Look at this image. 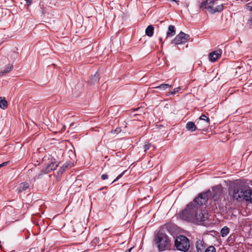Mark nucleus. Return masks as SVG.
I'll return each mask as SVG.
<instances>
[{"label":"nucleus","mask_w":252,"mask_h":252,"mask_svg":"<svg viewBox=\"0 0 252 252\" xmlns=\"http://www.w3.org/2000/svg\"><path fill=\"white\" fill-rule=\"evenodd\" d=\"M207 201L206 194H199L193 201L187 205L179 214L184 220L197 223L204 221L207 218V215L203 213L201 207Z\"/></svg>","instance_id":"1"},{"label":"nucleus","mask_w":252,"mask_h":252,"mask_svg":"<svg viewBox=\"0 0 252 252\" xmlns=\"http://www.w3.org/2000/svg\"><path fill=\"white\" fill-rule=\"evenodd\" d=\"M245 189L243 186L237 184L229 189L228 193L233 199L242 201Z\"/></svg>","instance_id":"2"},{"label":"nucleus","mask_w":252,"mask_h":252,"mask_svg":"<svg viewBox=\"0 0 252 252\" xmlns=\"http://www.w3.org/2000/svg\"><path fill=\"white\" fill-rule=\"evenodd\" d=\"M215 3V0H206L203 1L200 5V8L207 9L211 13L220 12L223 9V5L220 4L216 7L214 6Z\"/></svg>","instance_id":"3"},{"label":"nucleus","mask_w":252,"mask_h":252,"mask_svg":"<svg viewBox=\"0 0 252 252\" xmlns=\"http://www.w3.org/2000/svg\"><path fill=\"white\" fill-rule=\"evenodd\" d=\"M175 246L177 250L186 252L189 248V239L183 235H179L175 240Z\"/></svg>","instance_id":"4"},{"label":"nucleus","mask_w":252,"mask_h":252,"mask_svg":"<svg viewBox=\"0 0 252 252\" xmlns=\"http://www.w3.org/2000/svg\"><path fill=\"white\" fill-rule=\"evenodd\" d=\"M156 241L160 251H163L169 247V240L166 234L164 233L158 232Z\"/></svg>","instance_id":"5"},{"label":"nucleus","mask_w":252,"mask_h":252,"mask_svg":"<svg viewBox=\"0 0 252 252\" xmlns=\"http://www.w3.org/2000/svg\"><path fill=\"white\" fill-rule=\"evenodd\" d=\"M222 193V188L220 186H217L212 189V190H208L206 192L202 194H206L207 195V200L209 197H212L215 201L219 199Z\"/></svg>","instance_id":"6"},{"label":"nucleus","mask_w":252,"mask_h":252,"mask_svg":"<svg viewBox=\"0 0 252 252\" xmlns=\"http://www.w3.org/2000/svg\"><path fill=\"white\" fill-rule=\"evenodd\" d=\"M189 35L181 32L176 36L174 39L172 40L171 43L175 45L182 44L187 42L189 39Z\"/></svg>","instance_id":"7"},{"label":"nucleus","mask_w":252,"mask_h":252,"mask_svg":"<svg viewBox=\"0 0 252 252\" xmlns=\"http://www.w3.org/2000/svg\"><path fill=\"white\" fill-rule=\"evenodd\" d=\"M197 125L200 130H205L210 125V120L209 118L205 115H202L199 121L197 123Z\"/></svg>","instance_id":"8"},{"label":"nucleus","mask_w":252,"mask_h":252,"mask_svg":"<svg viewBox=\"0 0 252 252\" xmlns=\"http://www.w3.org/2000/svg\"><path fill=\"white\" fill-rule=\"evenodd\" d=\"M58 167V164L56 163L52 162L47 165L41 171L38 175V178L42 175L47 174L51 171L55 170Z\"/></svg>","instance_id":"9"},{"label":"nucleus","mask_w":252,"mask_h":252,"mask_svg":"<svg viewBox=\"0 0 252 252\" xmlns=\"http://www.w3.org/2000/svg\"><path fill=\"white\" fill-rule=\"evenodd\" d=\"M222 51L220 50L214 51L210 53L209 55V60L212 62H216L219 58L220 57Z\"/></svg>","instance_id":"10"},{"label":"nucleus","mask_w":252,"mask_h":252,"mask_svg":"<svg viewBox=\"0 0 252 252\" xmlns=\"http://www.w3.org/2000/svg\"><path fill=\"white\" fill-rule=\"evenodd\" d=\"M243 200L252 203V189H246L243 195Z\"/></svg>","instance_id":"11"},{"label":"nucleus","mask_w":252,"mask_h":252,"mask_svg":"<svg viewBox=\"0 0 252 252\" xmlns=\"http://www.w3.org/2000/svg\"><path fill=\"white\" fill-rule=\"evenodd\" d=\"M176 33L174 26L170 25L168 27V31L166 32V38L172 37L174 36Z\"/></svg>","instance_id":"12"},{"label":"nucleus","mask_w":252,"mask_h":252,"mask_svg":"<svg viewBox=\"0 0 252 252\" xmlns=\"http://www.w3.org/2000/svg\"><path fill=\"white\" fill-rule=\"evenodd\" d=\"M29 188V184L28 183H22L18 187L17 190L19 192L26 190Z\"/></svg>","instance_id":"13"},{"label":"nucleus","mask_w":252,"mask_h":252,"mask_svg":"<svg viewBox=\"0 0 252 252\" xmlns=\"http://www.w3.org/2000/svg\"><path fill=\"white\" fill-rule=\"evenodd\" d=\"M186 128L190 132L194 131L197 127L193 122H189L186 125Z\"/></svg>","instance_id":"14"},{"label":"nucleus","mask_w":252,"mask_h":252,"mask_svg":"<svg viewBox=\"0 0 252 252\" xmlns=\"http://www.w3.org/2000/svg\"><path fill=\"white\" fill-rule=\"evenodd\" d=\"M154 28L152 25H149L146 29L145 33L146 34L149 36L152 37L154 33Z\"/></svg>","instance_id":"15"},{"label":"nucleus","mask_w":252,"mask_h":252,"mask_svg":"<svg viewBox=\"0 0 252 252\" xmlns=\"http://www.w3.org/2000/svg\"><path fill=\"white\" fill-rule=\"evenodd\" d=\"M7 107V101L5 98L0 97V108L4 110Z\"/></svg>","instance_id":"16"},{"label":"nucleus","mask_w":252,"mask_h":252,"mask_svg":"<svg viewBox=\"0 0 252 252\" xmlns=\"http://www.w3.org/2000/svg\"><path fill=\"white\" fill-rule=\"evenodd\" d=\"M12 68V65L8 64L7 66L5 67L3 70L0 71V76L3 75L9 72Z\"/></svg>","instance_id":"17"},{"label":"nucleus","mask_w":252,"mask_h":252,"mask_svg":"<svg viewBox=\"0 0 252 252\" xmlns=\"http://www.w3.org/2000/svg\"><path fill=\"white\" fill-rule=\"evenodd\" d=\"M229 229L226 227V226H224V227H223L221 231H220V233H221V236L222 237H225L229 233Z\"/></svg>","instance_id":"18"},{"label":"nucleus","mask_w":252,"mask_h":252,"mask_svg":"<svg viewBox=\"0 0 252 252\" xmlns=\"http://www.w3.org/2000/svg\"><path fill=\"white\" fill-rule=\"evenodd\" d=\"M172 86L167 84H162L158 87H155V88L159 89L161 90H165L169 88H171Z\"/></svg>","instance_id":"19"},{"label":"nucleus","mask_w":252,"mask_h":252,"mask_svg":"<svg viewBox=\"0 0 252 252\" xmlns=\"http://www.w3.org/2000/svg\"><path fill=\"white\" fill-rule=\"evenodd\" d=\"M196 249L198 252H203L204 248L203 246L201 245V241H197L196 243Z\"/></svg>","instance_id":"20"},{"label":"nucleus","mask_w":252,"mask_h":252,"mask_svg":"<svg viewBox=\"0 0 252 252\" xmlns=\"http://www.w3.org/2000/svg\"><path fill=\"white\" fill-rule=\"evenodd\" d=\"M181 90L180 87H178L176 88H175L173 91L169 92L168 93L167 95H169L170 94H175L176 93L178 92Z\"/></svg>","instance_id":"21"},{"label":"nucleus","mask_w":252,"mask_h":252,"mask_svg":"<svg viewBox=\"0 0 252 252\" xmlns=\"http://www.w3.org/2000/svg\"><path fill=\"white\" fill-rule=\"evenodd\" d=\"M205 252H216V249L213 246H210L205 251Z\"/></svg>","instance_id":"22"},{"label":"nucleus","mask_w":252,"mask_h":252,"mask_svg":"<svg viewBox=\"0 0 252 252\" xmlns=\"http://www.w3.org/2000/svg\"><path fill=\"white\" fill-rule=\"evenodd\" d=\"M71 165L69 164H64L63 166L60 169V172H62L63 170H64V168H67L68 167H71Z\"/></svg>","instance_id":"23"},{"label":"nucleus","mask_w":252,"mask_h":252,"mask_svg":"<svg viewBox=\"0 0 252 252\" xmlns=\"http://www.w3.org/2000/svg\"><path fill=\"white\" fill-rule=\"evenodd\" d=\"M126 170L124 171L122 173L120 174L118 176V177L116 178V179L113 181L112 183H114V182L116 181L117 180H119L120 178L122 177V176L124 174Z\"/></svg>","instance_id":"24"},{"label":"nucleus","mask_w":252,"mask_h":252,"mask_svg":"<svg viewBox=\"0 0 252 252\" xmlns=\"http://www.w3.org/2000/svg\"><path fill=\"white\" fill-rule=\"evenodd\" d=\"M151 146V144H147L144 145V151L146 152L149 149Z\"/></svg>","instance_id":"25"},{"label":"nucleus","mask_w":252,"mask_h":252,"mask_svg":"<svg viewBox=\"0 0 252 252\" xmlns=\"http://www.w3.org/2000/svg\"><path fill=\"white\" fill-rule=\"evenodd\" d=\"M247 8L251 11H252V3H249L247 5Z\"/></svg>","instance_id":"26"},{"label":"nucleus","mask_w":252,"mask_h":252,"mask_svg":"<svg viewBox=\"0 0 252 252\" xmlns=\"http://www.w3.org/2000/svg\"><path fill=\"white\" fill-rule=\"evenodd\" d=\"M108 178V175L107 174H102L101 175V179L102 180H105Z\"/></svg>","instance_id":"27"},{"label":"nucleus","mask_w":252,"mask_h":252,"mask_svg":"<svg viewBox=\"0 0 252 252\" xmlns=\"http://www.w3.org/2000/svg\"><path fill=\"white\" fill-rule=\"evenodd\" d=\"M248 24H249L250 26H252V16L251 17L250 19L248 20Z\"/></svg>","instance_id":"28"},{"label":"nucleus","mask_w":252,"mask_h":252,"mask_svg":"<svg viewBox=\"0 0 252 252\" xmlns=\"http://www.w3.org/2000/svg\"><path fill=\"white\" fill-rule=\"evenodd\" d=\"M7 163H8V162H4L2 163L1 164H0V168L6 165L7 164Z\"/></svg>","instance_id":"29"},{"label":"nucleus","mask_w":252,"mask_h":252,"mask_svg":"<svg viewBox=\"0 0 252 252\" xmlns=\"http://www.w3.org/2000/svg\"><path fill=\"white\" fill-rule=\"evenodd\" d=\"M25 0L27 2L28 6L30 5L32 2V0Z\"/></svg>","instance_id":"30"},{"label":"nucleus","mask_w":252,"mask_h":252,"mask_svg":"<svg viewBox=\"0 0 252 252\" xmlns=\"http://www.w3.org/2000/svg\"><path fill=\"white\" fill-rule=\"evenodd\" d=\"M132 249V248H130V249H129L128 250H127V251H126L125 252H130L131 250Z\"/></svg>","instance_id":"31"},{"label":"nucleus","mask_w":252,"mask_h":252,"mask_svg":"<svg viewBox=\"0 0 252 252\" xmlns=\"http://www.w3.org/2000/svg\"><path fill=\"white\" fill-rule=\"evenodd\" d=\"M115 131L117 132V133L119 132H120L119 129L117 128L116 129H115Z\"/></svg>","instance_id":"32"},{"label":"nucleus","mask_w":252,"mask_h":252,"mask_svg":"<svg viewBox=\"0 0 252 252\" xmlns=\"http://www.w3.org/2000/svg\"><path fill=\"white\" fill-rule=\"evenodd\" d=\"M159 41L161 43V44H163V42H162V38H159Z\"/></svg>","instance_id":"33"},{"label":"nucleus","mask_w":252,"mask_h":252,"mask_svg":"<svg viewBox=\"0 0 252 252\" xmlns=\"http://www.w3.org/2000/svg\"><path fill=\"white\" fill-rule=\"evenodd\" d=\"M251 130H252V128H251Z\"/></svg>","instance_id":"34"}]
</instances>
